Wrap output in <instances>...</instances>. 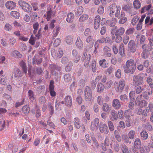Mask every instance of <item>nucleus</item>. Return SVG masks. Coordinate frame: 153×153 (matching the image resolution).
<instances>
[{"instance_id": "1", "label": "nucleus", "mask_w": 153, "mask_h": 153, "mask_svg": "<svg viewBox=\"0 0 153 153\" xmlns=\"http://www.w3.org/2000/svg\"><path fill=\"white\" fill-rule=\"evenodd\" d=\"M111 33L112 35V39H115L116 42L119 43L122 40L121 36L124 32V29L123 27H121L118 30L117 26L112 27L111 30Z\"/></svg>"}, {"instance_id": "2", "label": "nucleus", "mask_w": 153, "mask_h": 153, "mask_svg": "<svg viewBox=\"0 0 153 153\" xmlns=\"http://www.w3.org/2000/svg\"><path fill=\"white\" fill-rule=\"evenodd\" d=\"M126 67L125 69V72L127 73H134L136 68V64L133 59H130L126 62Z\"/></svg>"}, {"instance_id": "3", "label": "nucleus", "mask_w": 153, "mask_h": 153, "mask_svg": "<svg viewBox=\"0 0 153 153\" xmlns=\"http://www.w3.org/2000/svg\"><path fill=\"white\" fill-rule=\"evenodd\" d=\"M52 74L55 76L56 80L58 81L60 75L61 74V67L56 65H52L51 66Z\"/></svg>"}, {"instance_id": "4", "label": "nucleus", "mask_w": 153, "mask_h": 153, "mask_svg": "<svg viewBox=\"0 0 153 153\" xmlns=\"http://www.w3.org/2000/svg\"><path fill=\"white\" fill-rule=\"evenodd\" d=\"M18 4L25 12L29 13L32 10V7L28 3L23 1H18Z\"/></svg>"}, {"instance_id": "5", "label": "nucleus", "mask_w": 153, "mask_h": 153, "mask_svg": "<svg viewBox=\"0 0 153 153\" xmlns=\"http://www.w3.org/2000/svg\"><path fill=\"white\" fill-rule=\"evenodd\" d=\"M92 90L89 86H86L84 91L85 100L86 101H91L92 97Z\"/></svg>"}, {"instance_id": "6", "label": "nucleus", "mask_w": 153, "mask_h": 153, "mask_svg": "<svg viewBox=\"0 0 153 153\" xmlns=\"http://www.w3.org/2000/svg\"><path fill=\"white\" fill-rule=\"evenodd\" d=\"M142 74H139L134 75L133 77V84L135 86L141 85L143 82V78L142 76Z\"/></svg>"}, {"instance_id": "7", "label": "nucleus", "mask_w": 153, "mask_h": 153, "mask_svg": "<svg viewBox=\"0 0 153 153\" xmlns=\"http://www.w3.org/2000/svg\"><path fill=\"white\" fill-rule=\"evenodd\" d=\"M108 9L110 11H111V12L113 11L115 12V15L116 17H117L120 14V7H118L116 4L114 3L109 6L108 8Z\"/></svg>"}, {"instance_id": "8", "label": "nucleus", "mask_w": 153, "mask_h": 153, "mask_svg": "<svg viewBox=\"0 0 153 153\" xmlns=\"http://www.w3.org/2000/svg\"><path fill=\"white\" fill-rule=\"evenodd\" d=\"M91 58V56L90 54L87 55L86 52L84 53L82 57L81 58V60L82 61H84V66L85 68L88 67Z\"/></svg>"}, {"instance_id": "9", "label": "nucleus", "mask_w": 153, "mask_h": 153, "mask_svg": "<svg viewBox=\"0 0 153 153\" xmlns=\"http://www.w3.org/2000/svg\"><path fill=\"white\" fill-rule=\"evenodd\" d=\"M141 142L140 140L138 138L135 139L134 143V147L132 148L134 153L137 151L141 146Z\"/></svg>"}, {"instance_id": "10", "label": "nucleus", "mask_w": 153, "mask_h": 153, "mask_svg": "<svg viewBox=\"0 0 153 153\" xmlns=\"http://www.w3.org/2000/svg\"><path fill=\"white\" fill-rule=\"evenodd\" d=\"M22 73L20 70L18 68H16L14 71V73L12 76V80L14 79H21V77L22 76Z\"/></svg>"}, {"instance_id": "11", "label": "nucleus", "mask_w": 153, "mask_h": 153, "mask_svg": "<svg viewBox=\"0 0 153 153\" xmlns=\"http://www.w3.org/2000/svg\"><path fill=\"white\" fill-rule=\"evenodd\" d=\"M100 131L102 133L107 134L108 133L109 130L107 125L102 123H100L99 126Z\"/></svg>"}, {"instance_id": "12", "label": "nucleus", "mask_w": 153, "mask_h": 153, "mask_svg": "<svg viewBox=\"0 0 153 153\" xmlns=\"http://www.w3.org/2000/svg\"><path fill=\"white\" fill-rule=\"evenodd\" d=\"M124 80H120L119 83V85H117V83L115 82L114 83L115 86L116 87L117 85V91L118 92H121L123 90L124 88Z\"/></svg>"}, {"instance_id": "13", "label": "nucleus", "mask_w": 153, "mask_h": 153, "mask_svg": "<svg viewBox=\"0 0 153 153\" xmlns=\"http://www.w3.org/2000/svg\"><path fill=\"white\" fill-rule=\"evenodd\" d=\"M99 119L97 118H95L94 122H91L90 126L91 130L93 131L95 129L98 128L99 127Z\"/></svg>"}, {"instance_id": "14", "label": "nucleus", "mask_w": 153, "mask_h": 153, "mask_svg": "<svg viewBox=\"0 0 153 153\" xmlns=\"http://www.w3.org/2000/svg\"><path fill=\"white\" fill-rule=\"evenodd\" d=\"M149 112V110L146 108L142 110V109L140 108L138 109L136 111V113L137 114L142 115L145 117L147 116Z\"/></svg>"}, {"instance_id": "15", "label": "nucleus", "mask_w": 153, "mask_h": 153, "mask_svg": "<svg viewBox=\"0 0 153 153\" xmlns=\"http://www.w3.org/2000/svg\"><path fill=\"white\" fill-rule=\"evenodd\" d=\"M5 5L7 8L12 10L15 9L16 6V4L13 1H9L6 3Z\"/></svg>"}, {"instance_id": "16", "label": "nucleus", "mask_w": 153, "mask_h": 153, "mask_svg": "<svg viewBox=\"0 0 153 153\" xmlns=\"http://www.w3.org/2000/svg\"><path fill=\"white\" fill-rule=\"evenodd\" d=\"M100 19L101 18L100 16L98 15L95 17L94 25L95 29H97L99 27L100 24Z\"/></svg>"}, {"instance_id": "17", "label": "nucleus", "mask_w": 153, "mask_h": 153, "mask_svg": "<svg viewBox=\"0 0 153 153\" xmlns=\"http://www.w3.org/2000/svg\"><path fill=\"white\" fill-rule=\"evenodd\" d=\"M72 53L73 56L75 58L74 62L76 63H77L79 62L80 59V56L78 54L77 51L76 49L73 50Z\"/></svg>"}, {"instance_id": "18", "label": "nucleus", "mask_w": 153, "mask_h": 153, "mask_svg": "<svg viewBox=\"0 0 153 153\" xmlns=\"http://www.w3.org/2000/svg\"><path fill=\"white\" fill-rule=\"evenodd\" d=\"M65 104L68 107H71L72 105V100L71 96H66L64 98Z\"/></svg>"}, {"instance_id": "19", "label": "nucleus", "mask_w": 153, "mask_h": 153, "mask_svg": "<svg viewBox=\"0 0 153 153\" xmlns=\"http://www.w3.org/2000/svg\"><path fill=\"white\" fill-rule=\"evenodd\" d=\"M128 48L130 50L131 52L134 53L136 51V49L135 47L134 42L132 40H131L130 41L128 44Z\"/></svg>"}, {"instance_id": "20", "label": "nucleus", "mask_w": 153, "mask_h": 153, "mask_svg": "<svg viewBox=\"0 0 153 153\" xmlns=\"http://www.w3.org/2000/svg\"><path fill=\"white\" fill-rule=\"evenodd\" d=\"M112 105L114 108L119 109L121 107V104L119 100L117 99L114 100L112 103Z\"/></svg>"}, {"instance_id": "21", "label": "nucleus", "mask_w": 153, "mask_h": 153, "mask_svg": "<svg viewBox=\"0 0 153 153\" xmlns=\"http://www.w3.org/2000/svg\"><path fill=\"white\" fill-rule=\"evenodd\" d=\"M21 79H14L13 80H12L13 82V84L16 86L18 88H19L22 85L23 82L21 80Z\"/></svg>"}, {"instance_id": "22", "label": "nucleus", "mask_w": 153, "mask_h": 153, "mask_svg": "<svg viewBox=\"0 0 153 153\" xmlns=\"http://www.w3.org/2000/svg\"><path fill=\"white\" fill-rule=\"evenodd\" d=\"M27 95L29 99L31 102H33L35 100V95L33 91L31 90H29Z\"/></svg>"}, {"instance_id": "23", "label": "nucleus", "mask_w": 153, "mask_h": 153, "mask_svg": "<svg viewBox=\"0 0 153 153\" xmlns=\"http://www.w3.org/2000/svg\"><path fill=\"white\" fill-rule=\"evenodd\" d=\"M74 17V15L72 13L70 12L69 13L67 16V18L66 19L67 22L68 23L72 22L73 21Z\"/></svg>"}, {"instance_id": "24", "label": "nucleus", "mask_w": 153, "mask_h": 153, "mask_svg": "<svg viewBox=\"0 0 153 153\" xmlns=\"http://www.w3.org/2000/svg\"><path fill=\"white\" fill-rule=\"evenodd\" d=\"M104 88L105 86L102 83H98L97 85V91L98 93H102L103 91Z\"/></svg>"}, {"instance_id": "25", "label": "nucleus", "mask_w": 153, "mask_h": 153, "mask_svg": "<svg viewBox=\"0 0 153 153\" xmlns=\"http://www.w3.org/2000/svg\"><path fill=\"white\" fill-rule=\"evenodd\" d=\"M140 135L142 140H146L148 138V134L147 132L145 130H143L140 133Z\"/></svg>"}, {"instance_id": "26", "label": "nucleus", "mask_w": 153, "mask_h": 153, "mask_svg": "<svg viewBox=\"0 0 153 153\" xmlns=\"http://www.w3.org/2000/svg\"><path fill=\"white\" fill-rule=\"evenodd\" d=\"M80 120L78 117H75L74 119V122L75 126L77 129H79L81 127Z\"/></svg>"}, {"instance_id": "27", "label": "nucleus", "mask_w": 153, "mask_h": 153, "mask_svg": "<svg viewBox=\"0 0 153 153\" xmlns=\"http://www.w3.org/2000/svg\"><path fill=\"white\" fill-rule=\"evenodd\" d=\"M111 114L112 117L111 118V120L114 121L117 120L118 116L117 112H116L114 110H112L111 112Z\"/></svg>"}, {"instance_id": "28", "label": "nucleus", "mask_w": 153, "mask_h": 153, "mask_svg": "<svg viewBox=\"0 0 153 153\" xmlns=\"http://www.w3.org/2000/svg\"><path fill=\"white\" fill-rule=\"evenodd\" d=\"M30 17H31V20L32 21H35L37 19V18H39V17H38L37 13L35 12H33L30 13Z\"/></svg>"}, {"instance_id": "29", "label": "nucleus", "mask_w": 153, "mask_h": 153, "mask_svg": "<svg viewBox=\"0 0 153 153\" xmlns=\"http://www.w3.org/2000/svg\"><path fill=\"white\" fill-rule=\"evenodd\" d=\"M91 65L93 72H95L97 71L96 62L95 60L93 59L91 62Z\"/></svg>"}, {"instance_id": "30", "label": "nucleus", "mask_w": 153, "mask_h": 153, "mask_svg": "<svg viewBox=\"0 0 153 153\" xmlns=\"http://www.w3.org/2000/svg\"><path fill=\"white\" fill-rule=\"evenodd\" d=\"M106 60L104 59L100 60L99 61V64L100 66L104 68H106L108 67L106 63Z\"/></svg>"}, {"instance_id": "31", "label": "nucleus", "mask_w": 153, "mask_h": 153, "mask_svg": "<svg viewBox=\"0 0 153 153\" xmlns=\"http://www.w3.org/2000/svg\"><path fill=\"white\" fill-rule=\"evenodd\" d=\"M142 48L143 50V51H151L152 49V47L151 46H149L146 44L143 45L142 46Z\"/></svg>"}, {"instance_id": "32", "label": "nucleus", "mask_w": 153, "mask_h": 153, "mask_svg": "<svg viewBox=\"0 0 153 153\" xmlns=\"http://www.w3.org/2000/svg\"><path fill=\"white\" fill-rule=\"evenodd\" d=\"M12 55L16 58H21L22 56V54L16 50L12 52Z\"/></svg>"}, {"instance_id": "33", "label": "nucleus", "mask_w": 153, "mask_h": 153, "mask_svg": "<svg viewBox=\"0 0 153 153\" xmlns=\"http://www.w3.org/2000/svg\"><path fill=\"white\" fill-rule=\"evenodd\" d=\"M118 18L120 19L119 21V24H123L124 23V12H121V14Z\"/></svg>"}, {"instance_id": "34", "label": "nucleus", "mask_w": 153, "mask_h": 153, "mask_svg": "<svg viewBox=\"0 0 153 153\" xmlns=\"http://www.w3.org/2000/svg\"><path fill=\"white\" fill-rule=\"evenodd\" d=\"M102 108L103 111L105 112L109 111L111 110V108L109 105L107 103H104L103 104Z\"/></svg>"}, {"instance_id": "35", "label": "nucleus", "mask_w": 153, "mask_h": 153, "mask_svg": "<svg viewBox=\"0 0 153 153\" xmlns=\"http://www.w3.org/2000/svg\"><path fill=\"white\" fill-rule=\"evenodd\" d=\"M20 65L22 68L25 74H26L27 70L25 63L23 61H21L20 62Z\"/></svg>"}, {"instance_id": "36", "label": "nucleus", "mask_w": 153, "mask_h": 153, "mask_svg": "<svg viewBox=\"0 0 153 153\" xmlns=\"http://www.w3.org/2000/svg\"><path fill=\"white\" fill-rule=\"evenodd\" d=\"M119 53L122 56H123L124 54V48L123 44V43L120 46Z\"/></svg>"}, {"instance_id": "37", "label": "nucleus", "mask_w": 153, "mask_h": 153, "mask_svg": "<svg viewBox=\"0 0 153 153\" xmlns=\"http://www.w3.org/2000/svg\"><path fill=\"white\" fill-rule=\"evenodd\" d=\"M106 40H104L103 36H101L100 39L97 40L95 42L94 44L99 46L100 44L103 43L105 42Z\"/></svg>"}, {"instance_id": "38", "label": "nucleus", "mask_w": 153, "mask_h": 153, "mask_svg": "<svg viewBox=\"0 0 153 153\" xmlns=\"http://www.w3.org/2000/svg\"><path fill=\"white\" fill-rule=\"evenodd\" d=\"M133 5L134 8L138 9L141 7V3L138 0H135L133 2Z\"/></svg>"}, {"instance_id": "39", "label": "nucleus", "mask_w": 153, "mask_h": 153, "mask_svg": "<svg viewBox=\"0 0 153 153\" xmlns=\"http://www.w3.org/2000/svg\"><path fill=\"white\" fill-rule=\"evenodd\" d=\"M83 11V8L82 6L79 7L75 13V15L76 16H79L81 15Z\"/></svg>"}, {"instance_id": "40", "label": "nucleus", "mask_w": 153, "mask_h": 153, "mask_svg": "<svg viewBox=\"0 0 153 153\" xmlns=\"http://www.w3.org/2000/svg\"><path fill=\"white\" fill-rule=\"evenodd\" d=\"M42 61V58H36L35 57L33 58V64H36V63L37 65L40 64Z\"/></svg>"}, {"instance_id": "41", "label": "nucleus", "mask_w": 153, "mask_h": 153, "mask_svg": "<svg viewBox=\"0 0 153 153\" xmlns=\"http://www.w3.org/2000/svg\"><path fill=\"white\" fill-rule=\"evenodd\" d=\"M39 101L40 103L43 104L44 105L45 104L47 100L44 96H42L39 99Z\"/></svg>"}, {"instance_id": "42", "label": "nucleus", "mask_w": 153, "mask_h": 153, "mask_svg": "<svg viewBox=\"0 0 153 153\" xmlns=\"http://www.w3.org/2000/svg\"><path fill=\"white\" fill-rule=\"evenodd\" d=\"M120 125L117 127L118 130L120 132H121L122 128L123 131V128H124V123L123 121H121L120 122Z\"/></svg>"}, {"instance_id": "43", "label": "nucleus", "mask_w": 153, "mask_h": 153, "mask_svg": "<svg viewBox=\"0 0 153 153\" xmlns=\"http://www.w3.org/2000/svg\"><path fill=\"white\" fill-rule=\"evenodd\" d=\"M88 18V16L86 14H83L82 15L79 19L80 22H83L86 20Z\"/></svg>"}, {"instance_id": "44", "label": "nucleus", "mask_w": 153, "mask_h": 153, "mask_svg": "<svg viewBox=\"0 0 153 153\" xmlns=\"http://www.w3.org/2000/svg\"><path fill=\"white\" fill-rule=\"evenodd\" d=\"M22 109L23 113L25 114L28 113L30 111V108L27 105L24 106Z\"/></svg>"}, {"instance_id": "45", "label": "nucleus", "mask_w": 153, "mask_h": 153, "mask_svg": "<svg viewBox=\"0 0 153 153\" xmlns=\"http://www.w3.org/2000/svg\"><path fill=\"white\" fill-rule=\"evenodd\" d=\"M64 80L66 82H69L71 80V75L69 74H65L64 76Z\"/></svg>"}, {"instance_id": "46", "label": "nucleus", "mask_w": 153, "mask_h": 153, "mask_svg": "<svg viewBox=\"0 0 153 153\" xmlns=\"http://www.w3.org/2000/svg\"><path fill=\"white\" fill-rule=\"evenodd\" d=\"M107 123L110 130L111 131H113L114 130V127L113 123L111 121H108Z\"/></svg>"}, {"instance_id": "47", "label": "nucleus", "mask_w": 153, "mask_h": 153, "mask_svg": "<svg viewBox=\"0 0 153 153\" xmlns=\"http://www.w3.org/2000/svg\"><path fill=\"white\" fill-rule=\"evenodd\" d=\"M47 106L48 108L50 109V114L52 115L54 113L53 108L52 105V104L51 102H49L48 103Z\"/></svg>"}, {"instance_id": "48", "label": "nucleus", "mask_w": 153, "mask_h": 153, "mask_svg": "<svg viewBox=\"0 0 153 153\" xmlns=\"http://www.w3.org/2000/svg\"><path fill=\"white\" fill-rule=\"evenodd\" d=\"M65 40L66 42L68 44L71 45L72 43V37L71 36H67Z\"/></svg>"}, {"instance_id": "49", "label": "nucleus", "mask_w": 153, "mask_h": 153, "mask_svg": "<svg viewBox=\"0 0 153 153\" xmlns=\"http://www.w3.org/2000/svg\"><path fill=\"white\" fill-rule=\"evenodd\" d=\"M73 65L72 62H69L65 68V70L67 72L70 71L72 69Z\"/></svg>"}, {"instance_id": "50", "label": "nucleus", "mask_w": 153, "mask_h": 153, "mask_svg": "<svg viewBox=\"0 0 153 153\" xmlns=\"http://www.w3.org/2000/svg\"><path fill=\"white\" fill-rule=\"evenodd\" d=\"M152 79L150 77H148L146 80V81L149 84L150 87L152 88H153V83L152 82Z\"/></svg>"}, {"instance_id": "51", "label": "nucleus", "mask_w": 153, "mask_h": 153, "mask_svg": "<svg viewBox=\"0 0 153 153\" xmlns=\"http://www.w3.org/2000/svg\"><path fill=\"white\" fill-rule=\"evenodd\" d=\"M86 41L87 43H92L93 44L94 42V40L93 39V36H90L87 38L86 39Z\"/></svg>"}, {"instance_id": "52", "label": "nucleus", "mask_w": 153, "mask_h": 153, "mask_svg": "<svg viewBox=\"0 0 153 153\" xmlns=\"http://www.w3.org/2000/svg\"><path fill=\"white\" fill-rule=\"evenodd\" d=\"M139 17L137 16H135L131 20V23L133 25H135L137 22Z\"/></svg>"}, {"instance_id": "53", "label": "nucleus", "mask_w": 153, "mask_h": 153, "mask_svg": "<svg viewBox=\"0 0 153 153\" xmlns=\"http://www.w3.org/2000/svg\"><path fill=\"white\" fill-rule=\"evenodd\" d=\"M116 22V19L115 18H112L111 20L109 22V25L111 27H112L114 26H116L115 25Z\"/></svg>"}, {"instance_id": "54", "label": "nucleus", "mask_w": 153, "mask_h": 153, "mask_svg": "<svg viewBox=\"0 0 153 153\" xmlns=\"http://www.w3.org/2000/svg\"><path fill=\"white\" fill-rule=\"evenodd\" d=\"M129 97L130 100L132 101H134L135 100V92L134 91H131L129 94Z\"/></svg>"}, {"instance_id": "55", "label": "nucleus", "mask_w": 153, "mask_h": 153, "mask_svg": "<svg viewBox=\"0 0 153 153\" xmlns=\"http://www.w3.org/2000/svg\"><path fill=\"white\" fill-rule=\"evenodd\" d=\"M6 78L4 75L0 76V83L2 85H5L6 83Z\"/></svg>"}, {"instance_id": "56", "label": "nucleus", "mask_w": 153, "mask_h": 153, "mask_svg": "<svg viewBox=\"0 0 153 153\" xmlns=\"http://www.w3.org/2000/svg\"><path fill=\"white\" fill-rule=\"evenodd\" d=\"M147 103L145 100H143L140 102L139 103V105L140 108H143V107L147 106Z\"/></svg>"}, {"instance_id": "57", "label": "nucleus", "mask_w": 153, "mask_h": 153, "mask_svg": "<svg viewBox=\"0 0 153 153\" xmlns=\"http://www.w3.org/2000/svg\"><path fill=\"white\" fill-rule=\"evenodd\" d=\"M11 16L14 17L16 18H18L20 16L19 13L16 11H12L11 12Z\"/></svg>"}, {"instance_id": "58", "label": "nucleus", "mask_w": 153, "mask_h": 153, "mask_svg": "<svg viewBox=\"0 0 153 153\" xmlns=\"http://www.w3.org/2000/svg\"><path fill=\"white\" fill-rule=\"evenodd\" d=\"M76 45L78 48L80 49H82V48L83 44L82 41L76 42Z\"/></svg>"}, {"instance_id": "59", "label": "nucleus", "mask_w": 153, "mask_h": 153, "mask_svg": "<svg viewBox=\"0 0 153 153\" xmlns=\"http://www.w3.org/2000/svg\"><path fill=\"white\" fill-rule=\"evenodd\" d=\"M135 133V131L134 130L130 131L128 134L129 138L131 139H134Z\"/></svg>"}, {"instance_id": "60", "label": "nucleus", "mask_w": 153, "mask_h": 153, "mask_svg": "<svg viewBox=\"0 0 153 153\" xmlns=\"http://www.w3.org/2000/svg\"><path fill=\"white\" fill-rule=\"evenodd\" d=\"M97 12L100 14H103L104 12V7L102 6H100L97 10Z\"/></svg>"}, {"instance_id": "61", "label": "nucleus", "mask_w": 153, "mask_h": 153, "mask_svg": "<svg viewBox=\"0 0 153 153\" xmlns=\"http://www.w3.org/2000/svg\"><path fill=\"white\" fill-rule=\"evenodd\" d=\"M4 29L7 31H10L12 29V27L9 24L7 23L6 24L4 27Z\"/></svg>"}, {"instance_id": "62", "label": "nucleus", "mask_w": 153, "mask_h": 153, "mask_svg": "<svg viewBox=\"0 0 153 153\" xmlns=\"http://www.w3.org/2000/svg\"><path fill=\"white\" fill-rule=\"evenodd\" d=\"M103 99L101 96H98L97 98V102L100 105L102 104Z\"/></svg>"}, {"instance_id": "63", "label": "nucleus", "mask_w": 153, "mask_h": 153, "mask_svg": "<svg viewBox=\"0 0 153 153\" xmlns=\"http://www.w3.org/2000/svg\"><path fill=\"white\" fill-rule=\"evenodd\" d=\"M59 30L60 29L59 27H57L56 30H53V39H54V38L57 36L59 31Z\"/></svg>"}, {"instance_id": "64", "label": "nucleus", "mask_w": 153, "mask_h": 153, "mask_svg": "<svg viewBox=\"0 0 153 153\" xmlns=\"http://www.w3.org/2000/svg\"><path fill=\"white\" fill-rule=\"evenodd\" d=\"M63 54V51H59L55 53L56 56L59 58H61Z\"/></svg>"}]
</instances>
